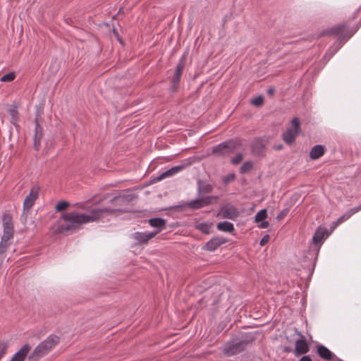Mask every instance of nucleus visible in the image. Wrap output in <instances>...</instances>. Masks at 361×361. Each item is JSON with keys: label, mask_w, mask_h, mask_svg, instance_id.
I'll list each match as a JSON object with an SVG mask.
<instances>
[{"label": "nucleus", "mask_w": 361, "mask_h": 361, "mask_svg": "<svg viewBox=\"0 0 361 361\" xmlns=\"http://www.w3.org/2000/svg\"><path fill=\"white\" fill-rule=\"evenodd\" d=\"M99 211L93 209L90 214H76L73 212L64 213L61 218L66 222L65 225H59L56 228V232L59 233H65L69 231H72L79 227L81 224L93 222L99 220L97 214Z\"/></svg>", "instance_id": "obj_1"}, {"label": "nucleus", "mask_w": 361, "mask_h": 361, "mask_svg": "<svg viewBox=\"0 0 361 361\" xmlns=\"http://www.w3.org/2000/svg\"><path fill=\"white\" fill-rule=\"evenodd\" d=\"M132 200L130 195L115 196L109 200V205L102 208L96 209L99 220L109 216L115 215L117 213H123L128 212L126 206Z\"/></svg>", "instance_id": "obj_2"}, {"label": "nucleus", "mask_w": 361, "mask_h": 361, "mask_svg": "<svg viewBox=\"0 0 361 361\" xmlns=\"http://www.w3.org/2000/svg\"><path fill=\"white\" fill-rule=\"evenodd\" d=\"M361 26V18L358 23L357 27L355 29H350L345 24H340L336 26L332 27L326 30V33L328 35H338V45L332 52L334 54L344 44L345 41L349 39L359 29Z\"/></svg>", "instance_id": "obj_3"}, {"label": "nucleus", "mask_w": 361, "mask_h": 361, "mask_svg": "<svg viewBox=\"0 0 361 361\" xmlns=\"http://www.w3.org/2000/svg\"><path fill=\"white\" fill-rule=\"evenodd\" d=\"M59 341V338L50 335L44 341L38 344L28 356L30 361H38L39 358L47 355Z\"/></svg>", "instance_id": "obj_4"}, {"label": "nucleus", "mask_w": 361, "mask_h": 361, "mask_svg": "<svg viewBox=\"0 0 361 361\" xmlns=\"http://www.w3.org/2000/svg\"><path fill=\"white\" fill-rule=\"evenodd\" d=\"M242 145L240 139H231L214 146L212 152L218 157H225L233 153L235 149L240 147Z\"/></svg>", "instance_id": "obj_5"}, {"label": "nucleus", "mask_w": 361, "mask_h": 361, "mask_svg": "<svg viewBox=\"0 0 361 361\" xmlns=\"http://www.w3.org/2000/svg\"><path fill=\"white\" fill-rule=\"evenodd\" d=\"M216 198L217 197L215 196L201 197L195 200L184 202L180 205H178L177 207H188L191 209H199L212 204V201Z\"/></svg>", "instance_id": "obj_6"}, {"label": "nucleus", "mask_w": 361, "mask_h": 361, "mask_svg": "<svg viewBox=\"0 0 361 361\" xmlns=\"http://www.w3.org/2000/svg\"><path fill=\"white\" fill-rule=\"evenodd\" d=\"M293 128H288L282 135L283 140L288 145H291L295 140L300 130V123L297 117L291 120Z\"/></svg>", "instance_id": "obj_7"}, {"label": "nucleus", "mask_w": 361, "mask_h": 361, "mask_svg": "<svg viewBox=\"0 0 361 361\" xmlns=\"http://www.w3.org/2000/svg\"><path fill=\"white\" fill-rule=\"evenodd\" d=\"M3 235L1 238L4 241H9L13 238L14 227L12 216L8 213H4L2 217Z\"/></svg>", "instance_id": "obj_8"}, {"label": "nucleus", "mask_w": 361, "mask_h": 361, "mask_svg": "<svg viewBox=\"0 0 361 361\" xmlns=\"http://www.w3.org/2000/svg\"><path fill=\"white\" fill-rule=\"evenodd\" d=\"M184 60H185V57H184V56H183L180 59L178 64L176 65L174 74L171 80V89L172 92H176L177 90V89L178 88L180 78H181L183 71L185 68Z\"/></svg>", "instance_id": "obj_9"}, {"label": "nucleus", "mask_w": 361, "mask_h": 361, "mask_svg": "<svg viewBox=\"0 0 361 361\" xmlns=\"http://www.w3.org/2000/svg\"><path fill=\"white\" fill-rule=\"evenodd\" d=\"M251 153L255 157H263L266 154V145L264 140L257 137L250 145Z\"/></svg>", "instance_id": "obj_10"}, {"label": "nucleus", "mask_w": 361, "mask_h": 361, "mask_svg": "<svg viewBox=\"0 0 361 361\" xmlns=\"http://www.w3.org/2000/svg\"><path fill=\"white\" fill-rule=\"evenodd\" d=\"M39 188L34 186L31 188L30 193L27 195L23 201V212L29 210L35 204V200L38 197Z\"/></svg>", "instance_id": "obj_11"}, {"label": "nucleus", "mask_w": 361, "mask_h": 361, "mask_svg": "<svg viewBox=\"0 0 361 361\" xmlns=\"http://www.w3.org/2000/svg\"><path fill=\"white\" fill-rule=\"evenodd\" d=\"M227 242V239L223 236H216L212 238H211L204 246L203 250L209 251V252H214L218 247L226 243Z\"/></svg>", "instance_id": "obj_12"}, {"label": "nucleus", "mask_w": 361, "mask_h": 361, "mask_svg": "<svg viewBox=\"0 0 361 361\" xmlns=\"http://www.w3.org/2000/svg\"><path fill=\"white\" fill-rule=\"evenodd\" d=\"M35 134H34V142H33V147L35 150H39L40 145H41V140L43 135V129L42 127L39 123V118L38 116H37L35 118Z\"/></svg>", "instance_id": "obj_13"}, {"label": "nucleus", "mask_w": 361, "mask_h": 361, "mask_svg": "<svg viewBox=\"0 0 361 361\" xmlns=\"http://www.w3.org/2000/svg\"><path fill=\"white\" fill-rule=\"evenodd\" d=\"M221 218L235 220L239 216L238 209L233 205H229L221 209Z\"/></svg>", "instance_id": "obj_14"}, {"label": "nucleus", "mask_w": 361, "mask_h": 361, "mask_svg": "<svg viewBox=\"0 0 361 361\" xmlns=\"http://www.w3.org/2000/svg\"><path fill=\"white\" fill-rule=\"evenodd\" d=\"M185 168L184 164L177 165L171 167V169L165 171L164 172L159 174L157 177L155 178L156 181H160L164 178L173 176L174 175L178 173L181 171H183Z\"/></svg>", "instance_id": "obj_15"}, {"label": "nucleus", "mask_w": 361, "mask_h": 361, "mask_svg": "<svg viewBox=\"0 0 361 361\" xmlns=\"http://www.w3.org/2000/svg\"><path fill=\"white\" fill-rule=\"evenodd\" d=\"M247 344V341H240L239 342L232 343L226 348V352L230 355H236L243 351Z\"/></svg>", "instance_id": "obj_16"}, {"label": "nucleus", "mask_w": 361, "mask_h": 361, "mask_svg": "<svg viewBox=\"0 0 361 361\" xmlns=\"http://www.w3.org/2000/svg\"><path fill=\"white\" fill-rule=\"evenodd\" d=\"M157 232H135L133 234V239L137 243L142 244L147 243L150 239L153 238Z\"/></svg>", "instance_id": "obj_17"}, {"label": "nucleus", "mask_w": 361, "mask_h": 361, "mask_svg": "<svg viewBox=\"0 0 361 361\" xmlns=\"http://www.w3.org/2000/svg\"><path fill=\"white\" fill-rule=\"evenodd\" d=\"M309 350L310 348L305 340L298 339L295 341V348L294 350V354L295 356L305 355L308 353Z\"/></svg>", "instance_id": "obj_18"}, {"label": "nucleus", "mask_w": 361, "mask_h": 361, "mask_svg": "<svg viewBox=\"0 0 361 361\" xmlns=\"http://www.w3.org/2000/svg\"><path fill=\"white\" fill-rule=\"evenodd\" d=\"M30 350V346L28 344H25L19 350H18L14 354L11 361H24Z\"/></svg>", "instance_id": "obj_19"}, {"label": "nucleus", "mask_w": 361, "mask_h": 361, "mask_svg": "<svg viewBox=\"0 0 361 361\" xmlns=\"http://www.w3.org/2000/svg\"><path fill=\"white\" fill-rule=\"evenodd\" d=\"M148 222L152 227L157 229L154 232L157 233L161 231L166 224V221L160 217L152 218L148 220Z\"/></svg>", "instance_id": "obj_20"}, {"label": "nucleus", "mask_w": 361, "mask_h": 361, "mask_svg": "<svg viewBox=\"0 0 361 361\" xmlns=\"http://www.w3.org/2000/svg\"><path fill=\"white\" fill-rule=\"evenodd\" d=\"M317 353L320 357L326 360H331L336 357L329 349L322 345L317 346Z\"/></svg>", "instance_id": "obj_21"}, {"label": "nucleus", "mask_w": 361, "mask_h": 361, "mask_svg": "<svg viewBox=\"0 0 361 361\" xmlns=\"http://www.w3.org/2000/svg\"><path fill=\"white\" fill-rule=\"evenodd\" d=\"M327 230L326 228L319 227L315 231L312 237V242L315 245H320L322 243L323 238L326 233Z\"/></svg>", "instance_id": "obj_22"}, {"label": "nucleus", "mask_w": 361, "mask_h": 361, "mask_svg": "<svg viewBox=\"0 0 361 361\" xmlns=\"http://www.w3.org/2000/svg\"><path fill=\"white\" fill-rule=\"evenodd\" d=\"M324 147L322 145H314L310 152V157L313 160L317 159L324 155Z\"/></svg>", "instance_id": "obj_23"}, {"label": "nucleus", "mask_w": 361, "mask_h": 361, "mask_svg": "<svg viewBox=\"0 0 361 361\" xmlns=\"http://www.w3.org/2000/svg\"><path fill=\"white\" fill-rule=\"evenodd\" d=\"M216 228L222 232L232 233L234 230V225L229 221H221L216 224Z\"/></svg>", "instance_id": "obj_24"}, {"label": "nucleus", "mask_w": 361, "mask_h": 361, "mask_svg": "<svg viewBox=\"0 0 361 361\" xmlns=\"http://www.w3.org/2000/svg\"><path fill=\"white\" fill-rule=\"evenodd\" d=\"M211 226V223L201 222L195 225V228L204 234H209Z\"/></svg>", "instance_id": "obj_25"}, {"label": "nucleus", "mask_w": 361, "mask_h": 361, "mask_svg": "<svg viewBox=\"0 0 361 361\" xmlns=\"http://www.w3.org/2000/svg\"><path fill=\"white\" fill-rule=\"evenodd\" d=\"M212 190H213V188L210 184L201 185L200 181V180L198 181L197 192H198L199 195L212 192Z\"/></svg>", "instance_id": "obj_26"}, {"label": "nucleus", "mask_w": 361, "mask_h": 361, "mask_svg": "<svg viewBox=\"0 0 361 361\" xmlns=\"http://www.w3.org/2000/svg\"><path fill=\"white\" fill-rule=\"evenodd\" d=\"M253 168V164L251 161H245L240 168V173H246L250 171Z\"/></svg>", "instance_id": "obj_27"}, {"label": "nucleus", "mask_w": 361, "mask_h": 361, "mask_svg": "<svg viewBox=\"0 0 361 361\" xmlns=\"http://www.w3.org/2000/svg\"><path fill=\"white\" fill-rule=\"evenodd\" d=\"M267 217V211L265 209H261L259 211L255 216V220L256 222H260L264 221Z\"/></svg>", "instance_id": "obj_28"}, {"label": "nucleus", "mask_w": 361, "mask_h": 361, "mask_svg": "<svg viewBox=\"0 0 361 361\" xmlns=\"http://www.w3.org/2000/svg\"><path fill=\"white\" fill-rule=\"evenodd\" d=\"M16 78V73L14 72H10L4 75L0 81L3 82H12Z\"/></svg>", "instance_id": "obj_29"}, {"label": "nucleus", "mask_w": 361, "mask_h": 361, "mask_svg": "<svg viewBox=\"0 0 361 361\" xmlns=\"http://www.w3.org/2000/svg\"><path fill=\"white\" fill-rule=\"evenodd\" d=\"M69 206V202L66 201L59 202L55 207L56 212H61L65 210Z\"/></svg>", "instance_id": "obj_30"}, {"label": "nucleus", "mask_w": 361, "mask_h": 361, "mask_svg": "<svg viewBox=\"0 0 361 361\" xmlns=\"http://www.w3.org/2000/svg\"><path fill=\"white\" fill-rule=\"evenodd\" d=\"M10 243L9 241H4L2 239H1L0 242V255H3L7 250L8 247L9 246Z\"/></svg>", "instance_id": "obj_31"}, {"label": "nucleus", "mask_w": 361, "mask_h": 361, "mask_svg": "<svg viewBox=\"0 0 361 361\" xmlns=\"http://www.w3.org/2000/svg\"><path fill=\"white\" fill-rule=\"evenodd\" d=\"M235 174L233 173H228L227 174L226 176H225L224 178H223V182L224 184H228L230 182L233 181L235 180Z\"/></svg>", "instance_id": "obj_32"}, {"label": "nucleus", "mask_w": 361, "mask_h": 361, "mask_svg": "<svg viewBox=\"0 0 361 361\" xmlns=\"http://www.w3.org/2000/svg\"><path fill=\"white\" fill-rule=\"evenodd\" d=\"M243 154L239 152L231 159V163L234 165H237L240 163V161L243 160Z\"/></svg>", "instance_id": "obj_33"}, {"label": "nucleus", "mask_w": 361, "mask_h": 361, "mask_svg": "<svg viewBox=\"0 0 361 361\" xmlns=\"http://www.w3.org/2000/svg\"><path fill=\"white\" fill-rule=\"evenodd\" d=\"M264 103V98L262 96H258L252 100V104L256 106H261Z\"/></svg>", "instance_id": "obj_34"}, {"label": "nucleus", "mask_w": 361, "mask_h": 361, "mask_svg": "<svg viewBox=\"0 0 361 361\" xmlns=\"http://www.w3.org/2000/svg\"><path fill=\"white\" fill-rule=\"evenodd\" d=\"M8 345L5 342L0 343V360L6 354Z\"/></svg>", "instance_id": "obj_35"}, {"label": "nucleus", "mask_w": 361, "mask_h": 361, "mask_svg": "<svg viewBox=\"0 0 361 361\" xmlns=\"http://www.w3.org/2000/svg\"><path fill=\"white\" fill-rule=\"evenodd\" d=\"M288 209H283L281 212L276 216V219L278 221L282 220L288 213Z\"/></svg>", "instance_id": "obj_36"}, {"label": "nucleus", "mask_w": 361, "mask_h": 361, "mask_svg": "<svg viewBox=\"0 0 361 361\" xmlns=\"http://www.w3.org/2000/svg\"><path fill=\"white\" fill-rule=\"evenodd\" d=\"M360 209H361V204L358 207H355L351 208L346 213H347V214H349V217H350L354 214L358 212Z\"/></svg>", "instance_id": "obj_37"}, {"label": "nucleus", "mask_w": 361, "mask_h": 361, "mask_svg": "<svg viewBox=\"0 0 361 361\" xmlns=\"http://www.w3.org/2000/svg\"><path fill=\"white\" fill-rule=\"evenodd\" d=\"M349 218V214H347V213H345L337 219L336 224L338 225L344 222L345 221L348 220Z\"/></svg>", "instance_id": "obj_38"}, {"label": "nucleus", "mask_w": 361, "mask_h": 361, "mask_svg": "<svg viewBox=\"0 0 361 361\" xmlns=\"http://www.w3.org/2000/svg\"><path fill=\"white\" fill-rule=\"evenodd\" d=\"M269 240V235L268 234L263 236V238L260 240L259 244L261 246L264 245L268 243Z\"/></svg>", "instance_id": "obj_39"}, {"label": "nucleus", "mask_w": 361, "mask_h": 361, "mask_svg": "<svg viewBox=\"0 0 361 361\" xmlns=\"http://www.w3.org/2000/svg\"><path fill=\"white\" fill-rule=\"evenodd\" d=\"M261 224H259V227L261 228H267L269 226V222L266 221H260Z\"/></svg>", "instance_id": "obj_40"}, {"label": "nucleus", "mask_w": 361, "mask_h": 361, "mask_svg": "<svg viewBox=\"0 0 361 361\" xmlns=\"http://www.w3.org/2000/svg\"><path fill=\"white\" fill-rule=\"evenodd\" d=\"M300 361H312V360L310 355H304L300 358Z\"/></svg>", "instance_id": "obj_41"}, {"label": "nucleus", "mask_w": 361, "mask_h": 361, "mask_svg": "<svg viewBox=\"0 0 361 361\" xmlns=\"http://www.w3.org/2000/svg\"><path fill=\"white\" fill-rule=\"evenodd\" d=\"M17 113H18V111H17V109L16 108H13V109H11V114L13 116V118H14L16 116Z\"/></svg>", "instance_id": "obj_42"}, {"label": "nucleus", "mask_w": 361, "mask_h": 361, "mask_svg": "<svg viewBox=\"0 0 361 361\" xmlns=\"http://www.w3.org/2000/svg\"><path fill=\"white\" fill-rule=\"evenodd\" d=\"M274 92H275V90H274V88H272V87L267 90V94L269 95L274 94Z\"/></svg>", "instance_id": "obj_43"}, {"label": "nucleus", "mask_w": 361, "mask_h": 361, "mask_svg": "<svg viewBox=\"0 0 361 361\" xmlns=\"http://www.w3.org/2000/svg\"><path fill=\"white\" fill-rule=\"evenodd\" d=\"M283 351L286 353H289L291 351V348L289 347H285Z\"/></svg>", "instance_id": "obj_44"}, {"label": "nucleus", "mask_w": 361, "mask_h": 361, "mask_svg": "<svg viewBox=\"0 0 361 361\" xmlns=\"http://www.w3.org/2000/svg\"><path fill=\"white\" fill-rule=\"evenodd\" d=\"M276 149L279 150L282 149V145H279L276 147Z\"/></svg>", "instance_id": "obj_45"}]
</instances>
